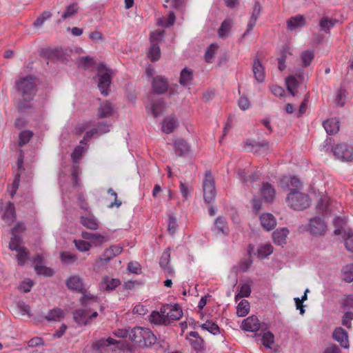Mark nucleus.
<instances>
[{
  "mask_svg": "<svg viewBox=\"0 0 353 353\" xmlns=\"http://www.w3.org/2000/svg\"><path fill=\"white\" fill-rule=\"evenodd\" d=\"M129 339L139 347H144L154 345L157 337L148 328L135 327L130 330Z\"/></svg>",
  "mask_w": 353,
  "mask_h": 353,
  "instance_id": "3",
  "label": "nucleus"
},
{
  "mask_svg": "<svg viewBox=\"0 0 353 353\" xmlns=\"http://www.w3.org/2000/svg\"><path fill=\"white\" fill-rule=\"evenodd\" d=\"M80 223L85 228L90 230H96L99 228V224L95 219L81 216L80 218Z\"/></svg>",
  "mask_w": 353,
  "mask_h": 353,
  "instance_id": "38",
  "label": "nucleus"
},
{
  "mask_svg": "<svg viewBox=\"0 0 353 353\" xmlns=\"http://www.w3.org/2000/svg\"><path fill=\"white\" fill-rule=\"evenodd\" d=\"M33 134L30 130H24L22 131L19 134V139L18 142V145L19 146H23L28 143L30 139L32 138Z\"/></svg>",
  "mask_w": 353,
  "mask_h": 353,
  "instance_id": "49",
  "label": "nucleus"
},
{
  "mask_svg": "<svg viewBox=\"0 0 353 353\" xmlns=\"http://www.w3.org/2000/svg\"><path fill=\"white\" fill-rule=\"evenodd\" d=\"M163 34L164 30H157L154 32H152L150 33V42L159 43L160 41L163 40Z\"/></svg>",
  "mask_w": 353,
  "mask_h": 353,
  "instance_id": "54",
  "label": "nucleus"
},
{
  "mask_svg": "<svg viewBox=\"0 0 353 353\" xmlns=\"http://www.w3.org/2000/svg\"><path fill=\"white\" fill-rule=\"evenodd\" d=\"M334 157L343 162L353 161V145L346 143H341L332 148Z\"/></svg>",
  "mask_w": 353,
  "mask_h": 353,
  "instance_id": "6",
  "label": "nucleus"
},
{
  "mask_svg": "<svg viewBox=\"0 0 353 353\" xmlns=\"http://www.w3.org/2000/svg\"><path fill=\"white\" fill-rule=\"evenodd\" d=\"M63 318V311L60 308H54L50 310L45 316V319L48 321H60Z\"/></svg>",
  "mask_w": 353,
  "mask_h": 353,
  "instance_id": "32",
  "label": "nucleus"
},
{
  "mask_svg": "<svg viewBox=\"0 0 353 353\" xmlns=\"http://www.w3.org/2000/svg\"><path fill=\"white\" fill-rule=\"evenodd\" d=\"M21 243L22 241L15 238L9 243L10 250L17 252V259L19 265H23L29 256V252L26 248L21 245Z\"/></svg>",
  "mask_w": 353,
  "mask_h": 353,
  "instance_id": "9",
  "label": "nucleus"
},
{
  "mask_svg": "<svg viewBox=\"0 0 353 353\" xmlns=\"http://www.w3.org/2000/svg\"><path fill=\"white\" fill-rule=\"evenodd\" d=\"M203 189L205 202L208 204L214 203L216 192L214 186V178L210 171H206L205 172Z\"/></svg>",
  "mask_w": 353,
  "mask_h": 353,
  "instance_id": "5",
  "label": "nucleus"
},
{
  "mask_svg": "<svg viewBox=\"0 0 353 353\" xmlns=\"http://www.w3.org/2000/svg\"><path fill=\"white\" fill-rule=\"evenodd\" d=\"M233 22L231 19H226L221 23V27L219 29V37L221 38H224L227 36L229 31L230 30L232 26Z\"/></svg>",
  "mask_w": 353,
  "mask_h": 353,
  "instance_id": "39",
  "label": "nucleus"
},
{
  "mask_svg": "<svg viewBox=\"0 0 353 353\" xmlns=\"http://www.w3.org/2000/svg\"><path fill=\"white\" fill-rule=\"evenodd\" d=\"M84 152L83 147L79 145L77 146L71 154V157L74 163H77L79 160L81 158Z\"/></svg>",
  "mask_w": 353,
  "mask_h": 353,
  "instance_id": "57",
  "label": "nucleus"
},
{
  "mask_svg": "<svg viewBox=\"0 0 353 353\" xmlns=\"http://www.w3.org/2000/svg\"><path fill=\"white\" fill-rule=\"evenodd\" d=\"M270 149V145L268 141L258 142H246L244 144V150L253 153H265Z\"/></svg>",
  "mask_w": 353,
  "mask_h": 353,
  "instance_id": "12",
  "label": "nucleus"
},
{
  "mask_svg": "<svg viewBox=\"0 0 353 353\" xmlns=\"http://www.w3.org/2000/svg\"><path fill=\"white\" fill-rule=\"evenodd\" d=\"M201 328L206 330L214 335L219 332V327L217 324L214 322L207 321L201 325Z\"/></svg>",
  "mask_w": 353,
  "mask_h": 353,
  "instance_id": "50",
  "label": "nucleus"
},
{
  "mask_svg": "<svg viewBox=\"0 0 353 353\" xmlns=\"http://www.w3.org/2000/svg\"><path fill=\"white\" fill-rule=\"evenodd\" d=\"M260 221L262 227L267 231L274 229L276 225V219L270 213L263 214L260 216Z\"/></svg>",
  "mask_w": 353,
  "mask_h": 353,
  "instance_id": "21",
  "label": "nucleus"
},
{
  "mask_svg": "<svg viewBox=\"0 0 353 353\" xmlns=\"http://www.w3.org/2000/svg\"><path fill=\"white\" fill-rule=\"evenodd\" d=\"M163 314H164L161 313V311L160 312H152L150 315V321L158 325L168 324L167 319Z\"/></svg>",
  "mask_w": 353,
  "mask_h": 353,
  "instance_id": "42",
  "label": "nucleus"
},
{
  "mask_svg": "<svg viewBox=\"0 0 353 353\" xmlns=\"http://www.w3.org/2000/svg\"><path fill=\"white\" fill-rule=\"evenodd\" d=\"M335 21H333L332 19H328L327 17L323 18L320 21L319 23L321 30H329L332 27L334 26Z\"/></svg>",
  "mask_w": 353,
  "mask_h": 353,
  "instance_id": "56",
  "label": "nucleus"
},
{
  "mask_svg": "<svg viewBox=\"0 0 353 353\" xmlns=\"http://www.w3.org/2000/svg\"><path fill=\"white\" fill-rule=\"evenodd\" d=\"M148 56L152 61H156L159 59L161 56V50L159 43H151V46L148 51Z\"/></svg>",
  "mask_w": 353,
  "mask_h": 353,
  "instance_id": "37",
  "label": "nucleus"
},
{
  "mask_svg": "<svg viewBox=\"0 0 353 353\" xmlns=\"http://www.w3.org/2000/svg\"><path fill=\"white\" fill-rule=\"evenodd\" d=\"M261 7L260 3L258 1H256L253 6L251 18L248 23L247 30L246 32L244 33V36L245 35V34L249 33L256 25V20L259 18L261 13Z\"/></svg>",
  "mask_w": 353,
  "mask_h": 353,
  "instance_id": "20",
  "label": "nucleus"
},
{
  "mask_svg": "<svg viewBox=\"0 0 353 353\" xmlns=\"http://www.w3.org/2000/svg\"><path fill=\"white\" fill-rule=\"evenodd\" d=\"M81 236L83 239L90 240L95 246L99 245L106 241L105 237L100 234L82 232Z\"/></svg>",
  "mask_w": 353,
  "mask_h": 353,
  "instance_id": "23",
  "label": "nucleus"
},
{
  "mask_svg": "<svg viewBox=\"0 0 353 353\" xmlns=\"http://www.w3.org/2000/svg\"><path fill=\"white\" fill-rule=\"evenodd\" d=\"M288 233L289 231L285 228L275 230L272 234V238L274 243L279 245L285 244Z\"/></svg>",
  "mask_w": 353,
  "mask_h": 353,
  "instance_id": "24",
  "label": "nucleus"
},
{
  "mask_svg": "<svg viewBox=\"0 0 353 353\" xmlns=\"http://www.w3.org/2000/svg\"><path fill=\"white\" fill-rule=\"evenodd\" d=\"M74 243L77 249L81 252L88 251L91 248V243L83 240H74Z\"/></svg>",
  "mask_w": 353,
  "mask_h": 353,
  "instance_id": "55",
  "label": "nucleus"
},
{
  "mask_svg": "<svg viewBox=\"0 0 353 353\" xmlns=\"http://www.w3.org/2000/svg\"><path fill=\"white\" fill-rule=\"evenodd\" d=\"M309 292V290L306 288L304 294L302 296L301 299L299 297L294 298V301L296 304V307L297 310H300V313L303 314L305 312V310L303 309V302L307 299V294Z\"/></svg>",
  "mask_w": 353,
  "mask_h": 353,
  "instance_id": "53",
  "label": "nucleus"
},
{
  "mask_svg": "<svg viewBox=\"0 0 353 353\" xmlns=\"http://www.w3.org/2000/svg\"><path fill=\"white\" fill-rule=\"evenodd\" d=\"M190 147L183 139L177 138L174 141V152L177 156L181 157L189 153Z\"/></svg>",
  "mask_w": 353,
  "mask_h": 353,
  "instance_id": "18",
  "label": "nucleus"
},
{
  "mask_svg": "<svg viewBox=\"0 0 353 353\" xmlns=\"http://www.w3.org/2000/svg\"><path fill=\"white\" fill-rule=\"evenodd\" d=\"M67 287H83V279L78 274L70 276L65 281Z\"/></svg>",
  "mask_w": 353,
  "mask_h": 353,
  "instance_id": "41",
  "label": "nucleus"
},
{
  "mask_svg": "<svg viewBox=\"0 0 353 353\" xmlns=\"http://www.w3.org/2000/svg\"><path fill=\"white\" fill-rule=\"evenodd\" d=\"M146 109L148 114L156 118L161 114L164 109V102L162 99L152 101L150 106H146Z\"/></svg>",
  "mask_w": 353,
  "mask_h": 353,
  "instance_id": "19",
  "label": "nucleus"
},
{
  "mask_svg": "<svg viewBox=\"0 0 353 353\" xmlns=\"http://www.w3.org/2000/svg\"><path fill=\"white\" fill-rule=\"evenodd\" d=\"M261 194L266 202L271 203L275 196V190L269 183H263Z\"/></svg>",
  "mask_w": 353,
  "mask_h": 353,
  "instance_id": "27",
  "label": "nucleus"
},
{
  "mask_svg": "<svg viewBox=\"0 0 353 353\" xmlns=\"http://www.w3.org/2000/svg\"><path fill=\"white\" fill-rule=\"evenodd\" d=\"M78 11V6L77 3H72L68 6L65 8V11L61 14V19L58 21L59 23H61L62 21H64L67 19L72 17Z\"/></svg>",
  "mask_w": 353,
  "mask_h": 353,
  "instance_id": "36",
  "label": "nucleus"
},
{
  "mask_svg": "<svg viewBox=\"0 0 353 353\" xmlns=\"http://www.w3.org/2000/svg\"><path fill=\"white\" fill-rule=\"evenodd\" d=\"M108 193L110 194L111 196H114V201L108 205V207L110 208H112L114 207H117V208L120 207L121 205V201H120L119 200L117 199V192L112 188H109L108 190Z\"/></svg>",
  "mask_w": 353,
  "mask_h": 353,
  "instance_id": "62",
  "label": "nucleus"
},
{
  "mask_svg": "<svg viewBox=\"0 0 353 353\" xmlns=\"http://www.w3.org/2000/svg\"><path fill=\"white\" fill-rule=\"evenodd\" d=\"M98 75L99 76L98 88L101 93L105 96L108 95V90L111 83L110 70L105 64L100 63L97 67Z\"/></svg>",
  "mask_w": 353,
  "mask_h": 353,
  "instance_id": "7",
  "label": "nucleus"
},
{
  "mask_svg": "<svg viewBox=\"0 0 353 353\" xmlns=\"http://www.w3.org/2000/svg\"><path fill=\"white\" fill-rule=\"evenodd\" d=\"M79 174V165H76L75 167L73 168L72 174H71L72 181L73 185L74 186H80Z\"/></svg>",
  "mask_w": 353,
  "mask_h": 353,
  "instance_id": "61",
  "label": "nucleus"
},
{
  "mask_svg": "<svg viewBox=\"0 0 353 353\" xmlns=\"http://www.w3.org/2000/svg\"><path fill=\"white\" fill-rule=\"evenodd\" d=\"M281 183H286L287 187H288L289 188H290V186H291L292 187L291 191L295 190L296 189H298L301 186V182H300L299 179L296 176H292V177L284 176L281 179Z\"/></svg>",
  "mask_w": 353,
  "mask_h": 353,
  "instance_id": "40",
  "label": "nucleus"
},
{
  "mask_svg": "<svg viewBox=\"0 0 353 353\" xmlns=\"http://www.w3.org/2000/svg\"><path fill=\"white\" fill-rule=\"evenodd\" d=\"M219 46L214 43L211 44L207 49L205 54V59L207 62L211 63Z\"/></svg>",
  "mask_w": 353,
  "mask_h": 353,
  "instance_id": "52",
  "label": "nucleus"
},
{
  "mask_svg": "<svg viewBox=\"0 0 353 353\" xmlns=\"http://www.w3.org/2000/svg\"><path fill=\"white\" fill-rule=\"evenodd\" d=\"M261 341L265 347L272 348L274 342V336L270 332H265L263 334Z\"/></svg>",
  "mask_w": 353,
  "mask_h": 353,
  "instance_id": "48",
  "label": "nucleus"
},
{
  "mask_svg": "<svg viewBox=\"0 0 353 353\" xmlns=\"http://www.w3.org/2000/svg\"><path fill=\"white\" fill-rule=\"evenodd\" d=\"M61 261L64 263L71 264L74 263L77 260V257L68 252H63L61 254Z\"/></svg>",
  "mask_w": 353,
  "mask_h": 353,
  "instance_id": "60",
  "label": "nucleus"
},
{
  "mask_svg": "<svg viewBox=\"0 0 353 353\" xmlns=\"http://www.w3.org/2000/svg\"><path fill=\"white\" fill-rule=\"evenodd\" d=\"M323 125L329 134H336L339 130V121L334 119L325 121Z\"/></svg>",
  "mask_w": 353,
  "mask_h": 353,
  "instance_id": "31",
  "label": "nucleus"
},
{
  "mask_svg": "<svg viewBox=\"0 0 353 353\" xmlns=\"http://www.w3.org/2000/svg\"><path fill=\"white\" fill-rule=\"evenodd\" d=\"M152 86L155 93L158 94H163L168 88V81L161 76H157L153 79Z\"/></svg>",
  "mask_w": 353,
  "mask_h": 353,
  "instance_id": "13",
  "label": "nucleus"
},
{
  "mask_svg": "<svg viewBox=\"0 0 353 353\" xmlns=\"http://www.w3.org/2000/svg\"><path fill=\"white\" fill-rule=\"evenodd\" d=\"M101 285L102 287H118L121 285V282L117 279L111 278L109 276H105L101 281Z\"/></svg>",
  "mask_w": 353,
  "mask_h": 353,
  "instance_id": "45",
  "label": "nucleus"
},
{
  "mask_svg": "<svg viewBox=\"0 0 353 353\" xmlns=\"http://www.w3.org/2000/svg\"><path fill=\"white\" fill-rule=\"evenodd\" d=\"M103 127L104 128L103 129L102 128V126H99L98 128L93 129L90 131L86 132L84 137L81 140L80 143L81 144H86L94 134H97L98 132L105 133L110 131L109 125H103Z\"/></svg>",
  "mask_w": 353,
  "mask_h": 353,
  "instance_id": "29",
  "label": "nucleus"
},
{
  "mask_svg": "<svg viewBox=\"0 0 353 353\" xmlns=\"http://www.w3.org/2000/svg\"><path fill=\"white\" fill-rule=\"evenodd\" d=\"M177 125V119L174 117H168L163 121L161 129L163 132L170 134L173 132Z\"/></svg>",
  "mask_w": 353,
  "mask_h": 353,
  "instance_id": "26",
  "label": "nucleus"
},
{
  "mask_svg": "<svg viewBox=\"0 0 353 353\" xmlns=\"http://www.w3.org/2000/svg\"><path fill=\"white\" fill-rule=\"evenodd\" d=\"M90 125V122L85 121L82 123H79L77 124L74 128V133L77 135H80L82 134L86 129H88Z\"/></svg>",
  "mask_w": 353,
  "mask_h": 353,
  "instance_id": "59",
  "label": "nucleus"
},
{
  "mask_svg": "<svg viewBox=\"0 0 353 353\" xmlns=\"http://www.w3.org/2000/svg\"><path fill=\"white\" fill-rule=\"evenodd\" d=\"M274 248L270 243L259 244L256 248L252 245L248 246V254L249 256H256L259 259L262 260L268 258L272 254Z\"/></svg>",
  "mask_w": 353,
  "mask_h": 353,
  "instance_id": "8",
  "label": "nucleus"
},
{
  "mask_svg": "<svg viewBox=\"0 0 353 353\" xmlns=\"http://www.w3.org/2000/svg\"><path fill=\"white\" fill-rule=\"evenodd\" d=\"M310 232L315 235H324L327 226L323 219L319 217H314L310 221Z\"/></svg>",
  "mask_w": 353,
  "mask_h": 353,
  "instance_id": "11",
  "label": "nucleus"
},
{
  "mask_svg": "<svg viewBox=\"0 0 353 353\" xmlns=\"http://www.w3.org/2000/svg\"><path fill=\"white\" fill-rule=\"evenodd\" d=\"M345 245L348 251L353 252V231L345 230L343 233Z\"/></svg>",
  "mask_w": 353,
  "mask_h": 353,
  "instance_id": "46",
  "label": "nucleus"
},
{
  "mask_svg": "<svg viewBox=\"0 0 353 353\" xmlns=\"http://www.w3.org/2000/svg\"><path fill=\"white\" fill-rule=\"evenodd\" d=\"M72 290H77L78 293L81 294L79 297V301L81 305L85 308L77 310L73 313L74 321L80 325H86L89 323V310L85 309L94 305H98V299L97 296L86 293L85 288H70Z\"/></svg>",
  "mask_w": 353,
  "mask_h": 353,
  "instance_id": "2",
  "label": "nucleus"
},
{
  "mask_svg": "<svg viewBox=\"0 0 353 353\" xmlns=\"http://www.w3.org/2000/svg\"><path fill=\"white\" fill-rule=\"evenodd\" d=\"M123 251V248L119 245H112L109 248L105 250L100 257L101 261L108 262L114 257L119 255Z\"/></svg>",
  "mask_w": 353,
  "mask_h": 353,
  "instance_id": "17",
  "label": "nucleus"
},
{
  "mask_svg": "<svg viewBox=\"0 0 353 353\" xmlns=\"http://www.w3.org/2000/svg\"><path fill=\"white\" fill-rule=\"evenodd\" d=\"M26 227L23 222H17L14 227L11 230L12 237L10 240L19 239V241H22L21 237L19 236V233H23L26 231Z\"/></svg>",
  "mask_w": 353,
  "mask_h": 353,
  "instance_id": "35",
  "label": "nucleus"
},
{
  "mask_svg": "<svg viewBox=\"0 0 353 353\" xmlns=\"http://www.w3.org/2000/svg\"><path fill=\"white\" fill-rule=\"evenodd\" d=\"M314 57V52L313 50H305L301 54V61L304 67L310 65Z\"/></svg>",
  "mask_w": 353,
  "mask_h": 353,
  "instance_id": "47",
  "label": "nucleus"
},
{
  "mask_svg": "<svg viewBox=\"0 0 353 353\" xmlns=\"http://www.w3.org/2000/svg\"><path fill=\"white\" fill-rule=\"evenodd\" d=\"M342 306L343 307H353V295L345 296L342 301Z\"/></svg>",
  "mask_w": 353,
  "mask_h": 353,
  "instance_id": "64",
  "label": "nucleus"
},
{
  "mask_svg": "<svg viewBox=\"0 0 353 353\" xmlns=\"http://www.w3.org/2000/svg\"><path fill=\"white\" fill-rule=\"evenodd\" d=\"M170 259V248L166 249L162 254L160 261L159 265L160 266L169 274L172 272V268L169 265Z\"/></svg>",
  "mask_w": 353,
  "mask_h": 353,
  "instance_id": "30",
  "label": "nucleus"
},
{
  "mask_svg": "<svg viewBox=\"0 0 353 353\" xmlns=\"http://www.w3.org/2000/svg\"><path fill=\"white\" fill-rule=\"evenodd\" d=\"M161 313L164 314L168 323L170 321L179 320L183 316V312L179 305H165L161 307Z\"/></svg>",
  "mask_w": 353,
  "mask_h": 353,
  "instance_id": "10",
  "label": "nucleus"
},
{
  "mask_svg": "<svg viewBox=\"0 0 353 353\" xmlns=\"http://www.w3.org/2000/svg\"><path fill=\"white\" fill-rule=\"evenodd\" d=\"M180 192L184 199H188L190 196V188L185 183L180 181Z\"/></svg>",
  "mask_w": 353,
  "mask_h": 353,
  "instance_id": "63",
  "label": "nucleus"
},
{
  "mask_svg": "<svg viewBox=\"0 0 353 353\" xmlns=\"http://www.w3.org/2000/svg\"><path fill=\"white\" fill-rule=\"evenodd\" d=\"M192 79H193L192 72L188 70L186 68H184L181 72V76H180L181 85H187L192 81Z\"/></svg>",
  "mask_w": 353,
  "mask_h": 353,
  "instance_id": "44",
  "label": "nucleus"
},
{
  "mask_svg": "<svg viewBox=\"0 0 353 353\" xmlns=\"http://www.w3.org/2000/svg\"><path fill=\"white\" fill-rule=\"evenodd\" d=\"M260 322L255 316H252L244 319V331L256 332L260 328Z\"/></svg>",
  "mask_w": 353,
  "mask_h": 353,
  "instance_id": "25",
  "label": "nucleus"
},
{
  "mask_svg": "<svg viewBox=\"0 0 353 353\" xmlns=\"http://www.w3.org/2000/svg\"><path fill=\"white\" fill-rule=\"evenodd\" d=\"M2 219L8 225H10L16 219L15 207L13 203L8 202L1 216Z\"/></svg>",
  "mask_w": 353,
  "mask_h": 353,
  "instance_id": "16",
  "label": "nucleus"
},
{
  "mask_svg": "<svg viewBox=\"0 0 353 353\" xmlns=\"http://www.w3.org/2000/svg\"><path fill=\"white\" fill-rule=\"evenodd\" d=\"M332 337L335 341L339 342L343 348L349 347L348 334L342 327H336L333 332Z\"/></svg>",
  "mask_w": 353,
  "mask_h": 353,
  "instance_id": "15",
  "label": "nucleus"
},
{
  "mask_svg": "<svg viewBox=\"0 0 353 353\" xmlns=\"http://www.w3.org/2000/svg\"><path fill=\"white\" fill-rule=\"evenodd\" d=\"M289 207L294 210H302L310 205V199L307 194L296 190H292L286 198Z\"/></svg>",
  "mask_w": 353,
  "mask_h": 353,
  "instance_id": "4",
  "label": "nucleus"
},
{
  "mask_svg": "<svg viewBox=\"0 0 353 353\" xmlns=\"http://www.w3.org/2000/svg\"><path fill=\"white\" fill-rule=\"evenodd\" d=\"M298 78L300 79L301 77H296L295 76H290L285 80L288 90L292 96L295 95L296 89L298 88L299 85Z\"/></svg>",
  "mask_w": 353,
  "mask_h": 353,
  "instance_id": "34",
  "label": "nucleus"
},
{
  "mask_svg": "<svg viewBox=\"0 0 353 353\" xmlns=\"http://www.w3.org/2000/svg\"><path fill=\"white\" fill-rule=\"evenodd\" d=\"M34 270L38 274H42L46 276H51L53 275V270L48 267L43 266L42 265H35Z\"/></svg>",
  "mask_w": 353,
  "mask_h": 353,
  "instance_id": "51",
  "label": "nucleus"
},
{
  "mask_svg": "<svg viewBox=\"0 0 353 353\" xmlns=\"http://www.w3.org/2000/svg\"><path fill=\"white\" fill-rule=\"evenodd\" d=\"M252 70L256 81L260 83L263 82L265 80V71L263 65L258 59L254 60Z\"/></svg>",
  "mask_w": 353,
  "mask_h": 353,
  "instance_id": "28",
  "label": "nucleus"
},
{
  "mask_svg": "<svg viewBox=\"0 0 353 353\" xmlns=\"http://www.w3.org/2000/svg\"><path fill=\"white\" fill-rule=\"evenodd\" d=\"M305 24V18L303 15L297 14L291 17L287 21L288 29L292 31L296 28L303 27Z\"/></svg>",
  "mask_w": 353,
  "mask_h": 353,
  "instance_id": "22",
  "label": "nucleus"
},
{
  "mask_svg": "<svg viewBox=\"0 0 353 353\" xmlns=\"http://www.w3.org/2000/svg\"><path fill=\"white\" fill-rule=\"evenodd\" d=\"M342 278L347 282L353 281V264L350 263L343 267L342 270Z\"/></svg>",
  "mask_w": 353,
  "mask_h": 353,
  "instance_id": "43",
  "label": "nucleus"
},
{
  "mask_svg": "<svg viewBox=\"0 0 353 353\" xmlns=\"http://www.w3.org/2000/svg\"><path fill=\"white\" fill-rule=\"evenodd\" d=\"M353 320V312H347L342 317V325L347 328L350 329L352 327L351 321Z\"/></svg>",
  "mask_w": 353,
  "mask_h": 353,
  "instance_id": "58",
  "label": "nucleus"
},
{
  "mask_svg": "<svg viewBox=\"0 0 353 353\" xmlns=\"http://www.w3.org/2000/svg\"><path fill=\"white\" fill-rule=\"evenodd\" d=\"M212 231L219 234H228L229 228L226 219L223 216H219L214 221V226L212 228Z\"/></svg>",
  "mask_w": 353,
  "mask_h": 353,
  "instance_id": "14",
  "label": "nucleus"
},
{
  "mask_svg": "<svg viewBox=\"0 0 353 353\" xmlns=\"http://www.w3.org/2000/svg\"><path fill=\"white\" fill-rule=\"evenodd\" d=\"M17 91L21 97L16 105L20 112H25L32 108V101L36 95L37 85L35 78L31 75L21 77L15 81Z\"/></svg>",
  "mask_w": 353,
  "mask_h": 353,
  "instance_id": "1",
  "label": "nucleus"
},
{
  "mask_svg": "<svg viewBox=\"0 0 353 353\" xmlns=\"http://www.w3.org/2000/svg\"><path fill=\"white\" fill-rule=\"evenodd\" d=\"M113 107L109 102H104L101 103L98 110L99 118H105L112 115Z\"/></svg>",
  "mask_w": 353,
  "mask_h": 353,
  "instance_id": "33",
  "label": "nucleus"
}]
</instances>
